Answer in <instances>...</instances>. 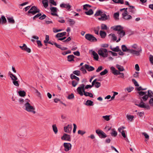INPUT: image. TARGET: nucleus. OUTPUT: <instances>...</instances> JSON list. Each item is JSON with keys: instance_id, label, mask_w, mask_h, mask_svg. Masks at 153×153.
Here are the masks:
<instances>
[{"instance_id": "f257e3e1", "label": "nucleus", "mask_w": 153, "mask_h": 153, "mask_svg": "<svg viewBox=\"0 0 153 153\" xmlns=\"http://www.w3.org/2000/svg\"><path fill=\"white\" fill-rule=\"evenodd\" d=\"M85 85L82 84L80 85L76 89V91L81 96H82L84 94L85 96H89L91 97H93V95L91 93L86 92L85 91V88H84Z\"/></svg>"}, {"instance_id": "f03ea898", "label": "nucleus", "mask_w": 153, "mask_h": 153, "mask_svg": "<svg viewBox=\"0 0 153 153\" xmlns=\"http://www.w3.org/2000/svg\"><path fill=\"white\" fill-rule=\"evenodd\" d=\"M131 47L134 50L130 49L129 50V53L133 54H135L137 56L140 55V53L142 51V49L140 47L138 46L136 44H134L131 45Z\"/></svg>"}, {"instance_id": "7ed1b4c3", "label": "nucleus", "mask_w": 153, "mask_h": 153, "mask_svg": "<svg viewBox=\"0 0 153 153\" xmlns=\"http://www.w3.org/2000/svg\"><path fill=\"white\" fill-rule=\"evenodd\" d=\"M27 101L25 102L24 107L25 109L27 112L31 113L33 114H35L36 112L35 111V107L31 105L29 102H30L29 100H26Z\"/></svg>"}, {"instance_id": "20e7f679", "label": "nucleus", "mask_w": 153, "mask_h": 153, "mask_svg": "<svg viewBox=\"0 0 153 153\" xmlns=\"http://www.w3.org/2000/svg\"><path fill=\"white\" fill-rule=\"evenodd\" d=\"M98 53L100 56L103 57H106L108 56V53L107 50L105 48H101L98 51Z\"/></svg>"}, {"instance_id": "39448f33", "label": "nucleus", "mask_w": 153, "mask_h": 153, "mask_svg": "<svg viewBox=\"0 0 153 153\" xmlns=\"http://www.w3.org/2000/svg\"><path fill=\"white\" fill-rule=\"evenodd\" d=\"M85 38L87 40L91 42H96L97 41V39L93 35L89 34H86L85 36Z\"/></svg>"}, {"instance_id": "423d86ee", "label": "nucleus", "mask_w": 153, "mask_h": 153, "mask_svg": "<svg viewBox=\"0 0 153 153\" xmlns=\"http://www.w3.org/2000/svg\"><path fill=\"white\" fill-rule=\"evenodd\" d=\"M40 12V10L37 8L35 6H32L30 10L28 11L29 13H31L33 15H35L38 13Z\"/></svg>"}, {"instance_id": "0eeeda50", "label": "nucleus", "mask_w": 153, "mask_h": 153, "mask_svg": "<svg viewBox=\"0 0 153 153\" xmlns=\"http://www.w3.org/2000/svg\"><path fill=\"white\" fill-rule=\"evenodd\" d=\"M96 133L98 135L100 138H105L107 137L106 134L102 131L98 129L96 130Z\"/></svg>"}, {"instance_id": "6e6552de", "label": "nucleus", "mask_w": 153, "mask_h": 153, "mask_svg": "<svg viewBox=\"0 0 153 153\" xmlns=\"http://www.w3.org/2000/svg\"><path fill=\"white\" fill-rule=\"evenodd\" d=\"M135 105L139 107L146 108L147 109H150V107L149 105H146L145 103L143 102L142 100L139 104H135Z\"/></svg>"}, {"instance_id": "1a4fd4ad", "label": "nucleus", "mask_w": 153, "mask_h": 153, "mask_svg": "<svg viewBox=\"0 0 153 153\" xmlns=\"http://www.w3.org/2000/svg\"><path fill=\"white\" fill-rule=\"evenodd\" d=\"M101 17L98 18L99 20L100 21H105L107 20L110 19V16L109 15H107L105 14H102L101 15Z\"/></svg>"}, {"instance_id": "9d476101", "label": "nucleus", "mask_w": 153, "mask_h": 153, "mask_svg": "<svg viewBox=\"0 0 153 153\" xmlns=\"http://www.w3.org/2000/svg\"><path fill=\"white\" fill-rule=\"evenodd\" d=\"M63 146L64 147V150L66 152H68L71 149L72 145L69 143H64Z\"/></svg>"}, {"instance_id": "9b49d317", "label": "nucleus", "mask_w": 153, "mask_h": 153, "mask_svg": "<svg viewBox=\"0 0 153 153\" xmlns=\"http://www.w3.org/2000/svg\"><path fill=\"white\" fill-rule=\"evenodd\" d=\"M72 126L71 125H68L67 126H65L64 128L65 132L69 133L71 131Z\"/></svg>"}, {"instance_id": "f8f14e48", "label": "nucleus", "mask_w": 153, "mask_h": 153, "mask_svg": "<svg viewBox=\"0 0 153 153\" xmlns=\"http://www.w3.org/2000/svg\"><path fill=\"white\" fill-rule=\"evenodd\" d=\"M61 139L63 140L71 141V137L70 135L66 134H64L61 137Z\"/></svg>"}, {"instance_id": "ddd939ff", "label": "nucleus", "mask_w": 153, "mask_h": 153, "mask_svg": "<svg viewBox=\"0 0 153 153\" xmlns=\"http://www.w3.org/2000/svg\"><path fill=\"white\" fill-rule=\"evenodd\" d=\"M50 9L52 12L51 14L54 16H58V15L56 13L57 11V8L56 7H52L50 8Z\"/></svg>"}, {"instance_id": "4468645a", "label": "nucleus", "mask_w": 153, "mask_h": 153, "mask_svg": "<svg viewBox=\"0 0 153 153\" xmlns=\"http://www.w3.org/2000/svg\"><path fill=\"white\" fill-rule=\"evenodd\" d=\"M122 17L125 19L129 20L132 19V17L130 15H128V13H122Z\"/></svg>"}, {"instance_id": "2eb2a0df", "label": "nucleus", "mask_w": 153, "mask_h": 153, "mask_svg": "<svg viewBox=\"0 0 153 153\" xmlns=\"http://www.w3.org/2000/svg\"><path fill=\"white\" fill-rule=\"evenodd\" d=\"M60 7L62 8H65L68 10H69L71 7V6L69 4H65L64 3L61 4Z\"/></svg>"}, {"instance_id": "dca6fc26", "label": "nucleus", "mask_w": 153, "mask_h": 153, "mask_svg": "<svg viewBox=\"0 0 153 153\" xmlns=\"http://www.w3.org/2000/svg\"><path fill=\"white\" fill-rule=\"evenodd\" d=\"M115 31H120L123 30V28L122 27L121 25H117L111 27Z\"/></svg>"}, {"instance_id": "f3484780", "label": "nucleus", "mask_w": 153, "mask_h": 153, "mask_svg": "<svg viewBox=\"0 0 153 153\" xmlns=\"http://www.w3.org/2000/svg\"><path fill=\"white\" fill-rule=\"evenodd\" d=\"M85 68L89 71H91L94 70V68L93 67L90 66L87 64L84 65Z\"/></svg>"}, {"instance_id": "a211bd4d", "label": "nucleus", "mask_w": 153, "mask_h": 153, "mask_svg": "<svg viewBox=\"0 0 153 153\" xmlns=\"http://www.w3.org/2000/svg\"><path fill=\"white\" fill-rule=\"evenodd\" d=\"M7 20L5 16H2L0 18V24H5L7 22Z\"/></svg>"}, {"instance_id": "6ab92c4d", "label": "nucleus", "mask_w": 153, "mask_h": 153, "mask_svg": "<svg viewBox=\"0 0 153 153\" xmlns=\"http://www.w3.org/2000/svg\"><path fill=\"white\" fill-rule=\"evenodd\" d=\"M117 33L120 38L123 37L125 35V32L123 30L120 31H118Z\"/></svg>"}, {"instance_id": "aec40b11", "label": "nucleus", "mask_w": 153, "mask_h": 153, "mask_svg": "<svg viewBox=\"0 0 153 153\" xmlns=\"http://www.w3.org/2000/svg\"><path fill=\"white\" fill-rule=\"evenodd\" d=\"M134 7L132 6H129L128 8L129 11L132 13L134 14L135 13L136 10L134 9Z\"/></svg>"}, {"instance_id": "412c9836", "label": "nucleus", "mask_w": 153, "mask_h": 153, "mask_svg": "<svg viewBox=\"0 0 153 153\" xmlns=\"http://www.w3.org/2000/svg\"><path fill=\"white\" fill-rule=\"evenodd\" d=\"M110 69L113 74L114 75H117V73L119 71L116 70L115 68L113 66L111 67Z\"/></svg>"}, {"instance_id": "4be33fe9", "label": "nucleus", "mask_w": 153, "mask_h": 153, "mask_svg": "<svg viewBox=\"0 0 153 153\" xmlns=\"http://www.w3.org/2000/svg\"><path fill=\"white\" fill-rule=\"evenodd\" d=\"M66 32H64L62 33H57L55 36L56 38H59L62 37L64 36H65L66 34Z\"/></svg>"}, {"instance_id": "5701e85b", "label": "nucleus", "mask_w": 153, "mask_h": 153, "mask_svg": "<svg viewBox=\"0 0 153 153\" xmlns=\"http://www.w3.org/2000/svg\"><path fill=\"white\" fill-rule=\"evenodd\" d=\"M8 22L10 23L13 24L15 23L14 20L12 17H8L7 18Z\"/></svg>"}, {"instance_id": "b1692460", "label": "nucleus", "mask_w": 153, "mask_h": 153, "mask_svg": "<svg viewBox=\"0 0 153 153\" xmlns=\"http://www.w3.org/2000/svg\"><path fill=\"white\" fill-rule=\"evenodd\" d=\"M92 55L93 56V58L94 59L97 61L99 59V56L98 54L94 51L92 52Z\"/></svg>"}, {"instance_id": "393cba45", "label": "nucleus", "mask_w": 153, "mask_h": 153, "mask_svg": "<svg viewBox=\"0 0 153 153\" xmlns=\"http://www.w3.org/2000/svg\"><path fill=\"white\" fill-rule=\"evenodd\" d=\"M116 67L120 71H123L125 70L123 66L118 64L116 65Z\"/></svg>"}, {"instance_id": "a878e982", "label": "nucleus", "mask_w": 153, "mask_h": 153, "mask_svg": "<svg viewBox=\"0 0 153 153\" xmlns=\"http://www.w3.org/2000/svg\"><path fill=\"white\" fill-rule=\"evenodd\" d=\"M93 102L90 100H88L86 102L85 105L88 106H93Z\"/></svg>"}, {"instance_id": "bb28decb", "label": "nucleus", "mask_w": 153, "mask_h": 153, "mask_svg": "<svg viewBox=\"0 0 153 153\" xmlns=\"http://www.w3.org/2000/svg\"><path fill=\"white\" fill-rule=\"evenodd\" d=\"M24 47L22 50L26 51L28 53H30L31 52V50L30 48H27L26 45L24 44Z\"/></svg>"}, {"instance_id": "cd10ccee", "label": "nucleus", "mask_w": 153, "mask_h": 153, "mask_svg": "<svg viewBox=\"0 0 153 153\" xmlns=\"http://www.w3.org/2000/svg\"><path fill=\"white\" fill-rule=\"evenodd\" d=\"M44 7L46 8L48 6V0H43L42 1Z\"/></svg>"}, {"instance_id": "c85d7f7f", "label": "nucleus", "mask_w": 153, "mask_h": 153, "mask_svg": "<svg viewBox=\"0 0 153 153\" xmlns=\"http://www.w3.org/2000/svg\"><path fill=\"white\" fill-rule=\"evenodd\" d=\"M75 56L73 55H70L68 56V60L69 62H71L74 61V58Z\"/></svg>"}, {"instance_id": "c756f323", "label": "nucleus", "mask_w": 153, "mask_h": 153, "mask_svg": "<svg viewBox=\"0 0 153 153\" xmlns=\"http://www.w3.org/2000/svg\"><path fill=\"white\" fill-rule=\"evenodd\" d=\"M122 49L123 51H128L129 52V50H130V49L127 48L126 45H123L122 46Z\"/></svg>"}, {"instance_id": "7c9ffc66", "label": "nucleus", "mask_w": 153, "mask_h": 153, "mask_svg": "<svg viewBox=\"0 0 153 153\" xmlns=\"http://www.w3.org/2000/svg\"><path fill=\"white\" fill-rule=\"evenodd\" d=\"M53 130L55 134H56L58 132L57 127L56 124L52 125Z\"/></svg>"}, {"instance_id": "2f4dec72", "label": "nucleus", "mask_w": 153, "mask_h": 153, "mask_svg": "<svg viewBox=\"0 0 153 153\" xmlns=\"http://www.w3.org/2000/svg\"><path fill=\"white\" fill-rule=\"evenodd\" d=\"M111 131H112L111 132V135L112 136L116 137L117 135V133L116 131L114 129H111Z\"/></svg>"}, {"instance_id": "473e14b6", "label": "nucleus", "mask_w": 153, "mask_h": 153, "mask_svg": "<svg viewBox=\"0 0 153 153\" xmlns=\"http://www.w3.org/2000/svg\"><path fill=\"white\" fill-rule=\"evenodd\" d=\"M10 77L13 81L18 80V78L13 74H10Z\"/></svg>"}, {"instance_id": "72a5a7b5", "label": "nucleus", "mask_w": 153, "mask_h": 153, "mask_svg": "<svg viewBox=\"0 0 153 153\" xmlns=\"http://www.w3.org/2000/svg\"><path fill=\"white\" fill-rule=\"evenodd\" d=\"M85 13L87 15H91L93 14V11L91 9H90L88 10V11L85 12Z\"/></svg>"}, {"instance_id": "f704fd0d", "label": "nucleus", "mask_w": 153, "mask_h": 153, "mask_svg": "<svg viewBox=\"0 0 153 153\" xmlns=\"http://www.w3.org/2000/svg\"><path fill=\"white\" fill-rule=\"evenodd\" d=\"M126 117L128 119L130 120V121H132L134 118V117L133 115H131L128 114H127L126 116Z\"/></svg>"}, {"instance_id": "c9c22d12", "label": "nucleus", "mask_w": 153, "mask_h": 153, "mask_svg": "<svg viewBox=\"0 0 153 153\" xmlns=\"http://www.w3.org/2000/svg\"><path fill=\"white\" fill-rule=\"evenodd\" d=\"M100 34L101 37L103 38H104L106 35L105 32L102 30L100 31Z\"/></svg>"}, {"instance_id": "e433bc0d", "label": "nucleus", "mask_w": 153, "mask_h": 153, "mask_svg": "<svg viewBox=\"0 0 153 153\" xmlns=\"http://www.w3.org/2000/svg\"><path fill=\"white\" fill-rule=\"evenodd\" d=\"M70 77L72 79H76L77 81H79V77H77L73 74H71V75Z\"/></svg>"}, {"instance_id": "4c0bfd02", "label": "nucleus", "mask_w": 153, "mask_h": 153, "mask_svg": "<svg viewBox=\"0 0 153 153\" xmlns=\"http://www.w3.org/2000/svg\"><path fill=\"white\" fill-rule=\"evenodd\" d=\"M69 22L70 26H73L75 23V22L74 20L71 19H69L67 21Z\"/></svg>"}, {"instance_id": "58836bf2", "label": "nucleus", "mask_w": 153, "mask_h": 153, "mask_svg": "<svg viewBox=\"0 0 153 153\" xmlns=\"http://www.w3.org/2000/svg\"><path fill=\"white\" fill-rule=\"evenodd\" d=\"M18 93L20 96L23 97L25 96L26 93L24 91H19Z\"/></svg>"}, {"instance_id": "ea45409f", "label": "nucleus", "mask_w": 153, "mask_h": 153, "mask_svg": "<svg viewBox=\"0 0 153 153\" xmlns=\"http://www.w3.org/2000/svg\"><path fill=\"white\" fill-rule=\"evenodd\" d=\"M13 85L16 87H19V81L18 80L16 81H13Z\"/></svg>"}, {"instance_id": "a19ab883", "label": "nucleus", "mask_w": 153, "mask_h": 153, "mask_svg": "<svg viewBox=\"0 0 153 153\" xmlns=\"http://www.w3.org/2000/svg\"><path fill=\"white\" fill-rule=\"evenodd\" d=\"M110 115H105L102 116V118L104 120L106 121H108L110 120Z\"/></svg>"}, {"instance_id": "79ce46f5", "label": "nucleus", "mask_w": 153, "mask_h": 153, "mask_svg": "<svg viewBox=\"0 0 153 153\" xmlns=\"http://www.w3.org/2000/svg\"><path fill=\"white\" fill-rule=\"evenodd\" d=\"M148 95L149 97L150 98L153 97V93L152 91L150 90H148Z\"/></svg>"}, {"instance_id": "37998d69", "label": "nucleus", "mask_w": 153, "mask_h": 153, "mask_svg": "<svg viewBox=\"0 0 153 153\" xmlns=\"http://www.w3.org/2000/svg\"><path fill=\"white\" fill-rule=\"evenodd\" d=\"M142 134L144 136L145 138L146 139L145 140V141H146L149 139V135L147 133L145 132H143Z\"/></svg>"}, {"instance_id": "c03bdc74", "label": "nucleus", "mask_w": 153, "mask_h": 153, "mask_svg": "<svg viewBox=\"0 0 153 153\" xmlns=\"http://www.w3.org/2000/svg\"><path fill=\"white\" fill-rule=\"evenodd\" d=\"M114 2L116 3H120L121 4H124L123 0H112Z\"/></svg>"}, {"instance_id": "a18cd8bd", "label": "nucleus", "mask_w": 153, "mask_h": 153, "mask_svg": "<svg viewBox=\"0 0 153 153\" xmlns=\"http://www.w3.org/2000/svg\"><path fill=\"white\" fill-rule=\"evenodd\" d=\"M102 13V12L100 10H98L96 11V13L94 14V16H98L101 15Z\"/></svg>"}, {"instance_id": "49530a36", "label": "nucleus", "mask_w": 153, "mask_h": 153, "mask_svg": "<svg viewBox=\"0 0 153 153\" xmlns=\"http://www.w3.org/2000/svg\"><path fill=\"white\" fill-rule=\"evenodd\" d=\"M119 13L117 12L114 14V17L115 20L118 19H119Z\"/></svg>"}, {"instance_id": "de8ad7c7", "label": "nucleus", "mask_w": 153, "mask_h": 153, "mask_svg": "<svg viewBox=\"0 0 153 153\" xmlns=\"http://www.w3.org/2000/svg\"><path fill=\"white\" fill-rule=\"evenodd\" d=\"M101 29L103 30H107L108 29V27L107 26L104 24H102L101 26Z\"/></svg>"}, {"instance_id": "09e8293b", "label": "nucleus", "mask_w": 153, "mask_h": 153, "mask_svg": "<svg viewBox=\"0 0 153 153\" xmlns=\"http://www.w3.org/2000/svg\"><path fill=\"white\" fill-rule=\"evenodd\" d=\"M91 7V5H90L89 4H86L83 6V9L88 10V8H90Z\"/></svg>"}, {"instance_id": "8fccbe9b", "label": "nucleus", "mask_w": 153, "mask_h": 153, "mask_svg": "<svg viewBox=\"0 0 153 153\" xmlns=\"http://www.w3.org/2000/svg\"><path fill=\"white\" fill-rule=\"evenodd\" d=\"M111 49L112 51L115 52H118L120 51L119 47L118 46H117L116 48H111Z\"/></svg>"}, {"instance_id": "3c124183", "label": "nucleus", "mask_w": 153, "mask_h": 153, "mask_svg": "<svg viewBox=\"0 0 153 153\" xmlns=\"http://www.w3.org/2000/svg\"><path fill=\"white\" fill-rule=\"evenodd\" d=\"M79 81H75L74 80H73L72 82V85L74 87H75L78 84Z\"/></svg>"}, {"instance_id": "603ef678", "label": "nucleus", "mask_w": 153, "mask_h": 153, "mask_svg": "<svg viewBox=\"0 0 153 153\" xmlns=\"http://www.w3.org/2000/svg\"><path fill=\"white\" fill-rule=\"evenodd\" d=\"M100 27L99 26L97 27L96 28H95L94 30L95 33L97 34L98 35L99 34V30L100 29Z\"/></svg>"}, {"instance_id": "864d4df0", "label": "nucleus", "mask_w": 153, "mask_h": 153, "mask_svg": "<svg viewBox=\"0 0 153 153\" xmlns=\"http://www.w3.org/2000/svg\"><path fill=\"white\" fill-rule=\"evenodd\" d=\"M108 72V71L107 70L105 69L102 72H101L100 74L101 76H103L106 74Z\"/></svg>"}, {"instance_id": "5fc2aeb1", "label": "nucleus", "mask_w": 153, "mask_h": 153, "mask_svg": "<svg viewBox=\"0 0 153 153\" xmlns=\"http://www.w3.org/2000/svg\"><path fill=\"white\" fill-rule=\"evenodd\" d=\"M49 37L48 35H46L45 36V39L44 40V42L45 43H48V41L49 40Z\"/></svg>"}, {"instance_id": "6e6d98bb", "label": "nucleus", "mask_w": 153, "mask_h": 153, "mask_svg": "<svg viewBox=\"0 0 153 153\" xmlns=\"http://www.w3.org/2000/svg\"><path fill=\"white\" fill-rule=\"evenodd\" d=\"M110 35L111 36L113 40L116 41L117 39V38L115 35L114 34H111Z\"/></svg>"}, {"instance_id": "4d7b16f0", "label": "nucleus", "mask_w": 153, "mask_h": 153, "mask_svg": "<svg viewBox=\"0 0 153 153\" xmlns=\"http://www.w3.org/2000/svg\"><path fill=\"white\" fill-rule=\"evenodd\" d=\"M148 98V96L146 94L142 97V98L143 100V101H146L147 100Z\"/></svg>"}, {"instance_id": "13d9d810", "label": "nucleus", "mask_w": 153, "mask_h": 153, "mask_svg": "<svg viewBox=\"0 0 153 153\" xmlns=\"http://www.w3.org/2000/svg\"><path fill=\"white\" fill-rule=\"evenodd\" d=\"M26 100H28L27 99H26L25 100H24L23 99H20L19 100V102H20L21 104H24L25 105V102L27 101Z\"/></svg>"}, {"instance_id": "bf43d9fd", "label": "nucleus", "mask_w": 153, "mask_h": 153, "mask_svg": "<svg viewBox=\"0 0 153 153\" xmlns=\"http://www.w3.org/2000/svg\"><path fill=\"white\" fill-rule=\"evenodd\" d=\"M74 97V96L73 93L69 95L67 97L68 99L69 100H71L73 99Z\"/></svg>"}, {"instance_id": "052dcab7", "label": "nucleus", "mask_w": 153, "mask_h": 153, "mask_svg": "<svg viewBox=\"0 0 153 153\" xmlns=\"http://www.w3.org/2000/svg\"><path fill=\"white\" fill-rule=\"evenodd\" d=\"M80 72L79 71H73V73L77 76H79L80 75Z\"/></svg>"}, {"instance_id": "680f3d73", "label": "nucleus", "mask_w": 153, "mask_h": 153, "mask_svg": "<svg viewBox=\"0 0 153 153\" xmlns=\"http://www.w3.org/2000/svg\"><path fill=\"white\" fill-rule=\"evenodd\" d=\"M132 81L134 82V85L138 87L139 86V85L135 79H132Z\"/></svg>"}, {"instance_id": "e2e57ef3", "label": "nucleus", "mask_w": 153, "mask_h": 153, "mask_svg": "<svg viewBox=\"0 0 153 153\" xmlns=\"http://www.w3.org/2000/svg\"><path fill=\"white\" fill-rule=\"evenodd\" d=\"M85 68L84 66H82L80 68V70L84 74H85L87 73L86 71Z\"/></svg>"}, {"instance_id": "0e129e2a", "label": "nucleus", "mask_w": 153, "mask_h": 153, "mask_svg": "<svg viewBox=\"0 0 153 153\" xmlns=\"http://www.w3.org/2000/svg\"><path fill=\"white\" fill-rule=\"evenodd\" d=\"M101 85L100 83L99 82H97L95 83V87L96 88H98Z\"/></svg>"}, {"instance_id": "69168bd1", "label": "nucleus", "mask_w": 153, "mask_h": 153, "mask_svg": "<svg viewBox=\"0 0 153 153\" xmlns=\"http://www.w3.org/2000/svg\"><path fill=\"white\" fill-rule=\"evenodd\" d=\"M85 133V132L81 130H79L78 131V133L79 134H80L82 135H83Z\"/></svg>"}, {"instance_id": "338daca9", "label": "nucleus", "mask_w": 153, "mask_h": 153, "mask_svg": "<svg viewBox=\"0 0 153 153\" xmlns=\"http://www.w3.org/2000/svg\"><path fill=\"white\" fill-rule=\"evenodd\" d=\"M149 60L151 63L152 64H153V56L151 55H150V56Z\"/></svg>"}, {"instance_id": "774afa93", "label": "nucleus", "mask_w": 153, "mask_h": 153, "mask_svg": "<svg viewBox=\"0 0 153 153\" xmlns=\"http://www.w3.org/2000/svg\"><path fill=\"white\" fill-rule=\"evenodd\" d=\"M149 103L151 105L153 106V98L150 99L149 101Z\"/></svg>"}]
</instances>
